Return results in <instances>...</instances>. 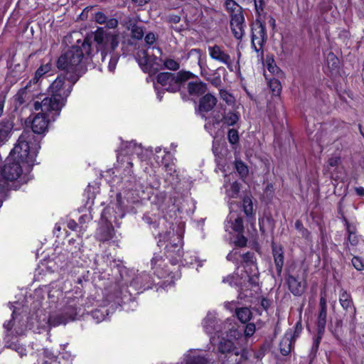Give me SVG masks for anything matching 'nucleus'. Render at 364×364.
<instances>
[{"label": "nucleus", "instance_id": "obj_1", "mask_svg": "<svg viewBox=\"0 0 364 364\" xmlns=\"http://www.w3.org/2000/svg\"><path fill=\"white\" fill-rule=\"evenodd\" d=\"M33 139L31 132H22L0 168V207L10 190L19 189L28 180L24 171H31L37 155L38 144Z\"/></svg>", "mask_w": 364, "mask_h": 364}, {"label": "nucleus", "instance_id": "obj_2", "mask_svg": "<svg viewBox=\"0 0 364 364\" xmlns=\"http://www.w3.org/2000/svg\"><path fill=\"white\" fill-rule=\"evenodd\" d=\"M91 55L92 42L88 37L82 43L77 41V45L63 53L56 61V67L66 71V74L58 75L47 91H71L81 76L79 73L80 63L83 58H90Z\"/></svg>", "mask_w": 364, "mask_h": 364}, {"label": "nucleus", "instance_id": "obj_3", "mask_svg": "<svg viewBox=\"0 0 364 364\" xmlns=\"http://www.w3.org/2000/svg\"><path fill=\"white\" fill-rule=\"evenodd\" d=\"M50 97H45L41 102H33V109L38 112L33 117L31 122V132L33 136L32 141L38 144L37 150L40 148L38 142L35 139L33 134H41L44 133L50 121H55L60 115V111L65 105L64 100L60 92H51ZM23 131V132H24Z\"/></svg>", "mask_w": 364, "mask_h": 364}, {"label": "nucleus", "instance_id": "obj_4", "mask_svg": "<svg viewBox=\"0 0 364 364\" xmlns=\"http://www.w3.org/2000/svg\"><path fill=\"white\" fill-rule=\"evenodd\" d=\"M156 83L162 87L168 85L172 89H178V91L186 85L187 91H207L208 89L206 83L202 82L196 75L183 69L177 73H158L154 80V85Z\"/></svg>", "mask_w": 364, "mask_h": 364}, {"label": "nucleus", "instance_id": "obj_5", "mask_svg": "<svg viewBox=\"0 0 364 364\" xmlns=\"http://www.w3.org/2000/svg\"><path fill=\"white\" fill-rule=\"evenodd\" d=\"M213 125L215 133L213 151L215 156V161L217 164L215 171L222 173L224 177L223 187L225 188V194L228 195V180L226 177L228 173L226 171V166L228 164V146L226 145L225 134L228 130V117L224 114L221 120L214 117Z\"/></svg>", "mask_w": 364, "mask_h": 364}, {"label": "nucleus", "instance_id": "obj_6", "mask_svg": "<svg viewBox=\"0 0 364 364\" xmlns=\"http://www.w3.org/2000/svg\"><path fill=\"white\" fill-rule=\"evenodd\" d=\"M256 331L255 324L248 323L244 330V336L237 329L229 330V337L234 338L235 341L229 339V359L239 364L247 360V350L245 346V339L254 335Z\"/></svg>", "mask_w": 364, "mask_h": 364}, {"label": "nucleus", "instance_id": "obj_7", "mask_svg": "<svg viewBox=\"0 0 364 364\" xmlns=\"http://www.w3.org/2000/svg\"><path fill=\"white\" fill-rule=\"evenodd\" d=\"M202 324L207 334L215 333L214 336L210 337L211 343L217 347L219 353L226 354L228 353V333H225V336L222 333L215 314L209 312L203 320Z\"/></svg>", "mask_w": 364, "mask_h": 364}, {"label": "nucleus", "instance_id": "obj_8", "mask_svg": "<svg viewBox=\"0 0 364 364\" xmlns=\"http://www.w3.org/2000/svg\"><path fill=\"white\" fill-rule=\"evenodd\" d=\"M92 37L97 51H101L102 55L109 50L114 51L119 45L117 36L107 32L102 27H97L92 33Z\"/></svg>", "mask_w": 364, "mask_h": 364}, {"label": "nucleus", "instance_id": "obj_9", "mask_svg": "<svg viewBox=\"0 0 364 364\" xmlns=\"http://www.w3.org/2000/svg\"><path fill=\"white\" fill-rule=\"evenodd\" d=\"M239 134L237 129H229V143L232 144V149L235 151V168L242 179L245 178L249 173L247 165L240 159H237V155L240 152V146L239 144Z\"/></svg>", "mask_w": 364, "mask_h": 364}, {"label": "nucleus", "instance_id": "obj_10", "mask_svg": "<svg viewBox=\"0 0 364 364\" xmlns=\"http://www.w3.org/2000/svg\"><path fill=\"white\" fill-rule=\"evenodd\" d=\"M83 306L84 296L82 290H80L79 296L67 298L66 304L62 312L69 321H74L77 316L82 314Z\"/></svg>", "mask_w": 364, "mask_h": 364}, {"label": "nucleus", "instance_id": "obj_11", "mask_svg": "<svg viewBox=\"0 0 364 364\" xmlns=\"http://www.w3.org/2000/svg\"><path fill=\"white\" fill-rule=\"evenodd\" d=\"M135 59L144 73L152 75L159 71V68L154 67L158 57L154 55H150L147 50H139L136 53Z\"/></svg>", "mask_w": 364, "mask_h": 364}, {"label": "nucleus", "instance_id": "obj_12", "mask_svg": "<svg viewBox=\"0 0 364 364\" xmlns=\"http://www.w3.org/2000/svg\"><path fill=\"white\" fill-rule=\"evenodd\" d=\"M230 17V26L233 36L237 40L242 39L246 28L242 8L236 5V6L231 10Z\"/></svg>", "mask_w": 364, "mask_h": 364}, {"label": "nucleus", "instance_id": "obj_13", "mask_svg": "<svg viewBox=\"0 0 364 364\" xmlns=\"http://www.w3.org/2000/svg\"><path fill=\"white\" fill-rule=\"evenodd\" d=\"M267 35L264 25L258 19L252 27V47L257 52L263 53V46L267 41Z\"/></svg>", "mask_w": 364, "mask_h": 364}, {"label": "nucleus", "instance_id": "obj_14", "mask_svg": "<svg viewBox=\"0 0 364 364\" xmlns=\"http://www.w3.org/2000/svg\"><path fill=\"white\" fill-rule=\"evenodd\" d=\"M166 259L163 255L155 253L151 260V269L158 278H165L171 272Z\"/></svg>", "mask_w": 364, "mask_h": 364}, {"label": "nucleus", "instance_id": "obj_15", "mask_svg": "<svg viewBox=\"0 0 364 364\" xmlns=\"http://www.w3.org/2000/svg\"><path fill=\"white\" fill-rule=\"evenodd\" d=\"M154 284V282L151 276L146 272H141L137 274L130 281V287L136 291V294H141L146 290L151 289Z\"/></svg>", "mask_w": 364, "mask_h": 364}, {"label": "nucleus", "instance_id": "obj_16", "mask_svg": "<svg viewBox=\"0 0 364 364\" xmlns=\"http://www.w3.org/2000/svg\"><path fill=\"white\" fill-rule=\"evenodd\" d=\"M177 239L178 242H181L179 237H177ZM183 255L182 246L180 244L169 242L166 245L164 256L171 264H177L181 261Z\"/></svg>", "mask_w": 364, "mask_h": 364}, {"label": "nucleus", "instance_id": "obj_17", "mask_svg": "<svg viewBox=\"0 0 364 364\" xmlns=\"http://www.w3.org/2000/svg\"><path fill=\"white\" fill-rule=\"evenodd\" d=\"M52 63L50 60L48 63H43L36 70L34 76L29 80L24 87L20 88L18 91H26L28 87L32 85H38L44 75L52 70Z\"/></svg>", "mask_w": 364, "mask_h": 364}, {"label": "nucleus", "instance_id": "obj_18", "mask_svg": "<svg viewBox=\"0 0 364 364\" xmlns=\"http://www.w3.org/2000/svg\"><path fill=\"white\" fill-rule=\"evenodd\" d=\"M327 319V302L325 297L321 296L319 301L318 311L316 318L317 328L320 332L325 331Z\"/></svg>", "mask_w": 364, "mask_h": 364}, {"label": "nucleus", "instance_id": "obj_19", "mask_svg": "<svg viewBox=\"0 0 364 364\" xmlns=\"http://www.w3.org/2000/svg\"><path fill=\"white\" fill-rule=\"evenodd\" d=\"M217 103V99L213 96L211 92H207L206 95L203 96L200 100L198 106V111L200 113H207L212 110Z\"/></svg>", "mask_w": 364, "mask_h": 364}, {"label": "nucleus", "instance_id": "obj_20", "mask_svg": "<svg viewBox=\"0 0 364 364\" xmlns=\"http://www.w3.org/2000/svg\"><path fill=\"white\" fill-rule=\"evenodd\" d=\"M165 182L168 183L173 189H176L179 183L181 178L173 165H166Z\"/></svg>", "mask_w": 364, "mask_h": 364}, {"label": "nucleus", "instance_id": "obj_21", "mask_svg": "<svg viewBox=\"0 0 364 364\" xmlns=\"http://www.w3.org/2000/svg\"><path fill=\"white\" fill-rule=\"evenodd\" d=\"M287 284L291 292L295 296L301 295L305 291V282L299 281L296 277L289 275L287 279Z\"/></svg>", "mask_w": 364, "mask_h": 364}, {"label": "nucleus", "instance_id": "obj_22", "mask_svg": "<svg viewBox=\"0 0 364 364\" xmlns=\"http://www.w3.org/2000/svg\"><path fill=\"white\" fill-rule=\"evenodd\" d=\"M114 235L113 225L111 223H107L98 229L97 240L102 242H108L113 238Z\"/></svg>", "mask_w": 364, "mask_h": 364}, {"label": "nucleus", "instance_id": "obj_23", "mask_svg": "<svg viewBox=\"0 0 364 364\" xmlns=\"http://www.w3.org/2000/svg\"><path fill=\"white\" fill-rule=\"evenodd\" d=\"M294 339L291 333H286L280 341L279 350L282 355H288L294 348Z\"/></svg>", "mask_w": 364, "mask_h": 364}, {"label": "nucleus", "instance_id": "obj_24", "mask_svg": "<svg viewBox=\"0 0 364 364\" xmlns=\"http://www.w3.org/2000/svg\"><path fill=\"white\" fill-rule=\"evenodd\" d=\"M272 254L274 262L276 266L277 272L279 275L281 274L284 266V251L281 246L272 245Z\"/></svg>", "mask_w": 364, "mask_h": 364}, {"label": "nucleus", "instance_id": "obj_25", "mask_svg": "<svg viewBox=\"0 0 364 364\" xmlns=\"http://www.w3.org/2000/svg\"><path fill=\"white\" fill-rule=\"evenodd\" d=\"M13 127V123L9 120H2L0 122V146L8 141Z\"/></svg>", "mask_w": 364, "mask_h": 364}, {"label": "nucleus", "instance_id": "obj_26", "mask_svg": "<svg viewBox=\"0 0 364 364\" xmlns=\"http://www.w3.org/2000/svg\"><path fill=\"white\" fill-rule=\"evenodd\" d=\"M121 152L122 154L126 156H134L135 154L139 156L142 152V149L141 146H138L135 142L127 141L122 144Z\"/></svg>", "mask_w": 364, "mask_h": 364}, {"label": "nucleus", "instance_id": "obj_27", "mask_svg": "<svg viewBox=\"0 0 364 364\" xmlns=\"http://www.w3.org/2000/svg\"><path fill=\"white\" fill-rule=\"evenodd\" d=\"M4 347L16 351L21 358L27 355L26 346L21 343L18 340H8L6 341Z\"/></svg>", "mask_w": 364, "mask_h": 364}, {"label": "nucleus", "instance_id": "obj_28", "mask_svg": "<svg viewBox=\"0 0 364 364\" xmlns=\"http://www.w3.org/2000/svg\"><path fill=\"white\" fill-rule=\"evenodd\" d=\"M326 65L329 72L332 75L338 73L340 60L332 52H330L326 56Z\"/></svg>", "mask_w": 364, "mask_h": 364}, {"label": "nucleus", "instance_id": "obj_29", "mask_svg": "<svg viewBox=\"0 0 364 364\" xmlns=\"http://www.w3.org/2000/svg\"><path fill=\"white\" fill-rule=\"evenodd\" d=\"M344 221L348 232V240L351 245L355 246L359 242V237L356 235V227L350 224L346 218H344Z\"/></svg>", "mask_w": 364, "mask_h": 364}, {"label": "nucleus", "instance_id": "obj_30", "mask_svg": "<svg viewBox=\"0 0 364 364\" xmlns=\"http://www.w3.org/2000/svg\"><path fill=\"white\" fill-rule=\"evenodd\" d=\"M235 315L241 323H247L252 318V313L247 307H240L235 309Z\"/></svg>", "mask_w": 364, "mask_h": 364}, {"label": "nucleus", "instance_id": "obj_31", "mask_svg": "<svg viewBox=\"0 0 364 364\" xmlns=\"http://www.w3.org/2000/svg\"><path fill=\"white\" fill-rule=\"evenodd\" d=\"M34 364H60L58 361V356L48 349H45L43 357L37 360V363Z\"/></svg>", "mask_w": 364, "mask_h": 364}, {"label": "nucleus", "instance_id": "obj_32", "mask_svg": "<svg viewBox=\"0 0 364 364\" xmlns=\"http://www.w3.org/2000/svg\"><path fill=\"white\" fill-rule=\"evenodd\" d=\"M209 54L212 58L228 64V54L224 53L220 46L215 45L213 47H209Z\"/></svg>", "mask_w": 364, "mask_h": 364}, {"label": "nucleus", "instance_id": "obj_33", "mask_svg": "<svg viewBox=\"0 0 364 364\" xmlns=\"http://www.w3.org/2000/svg\"><path fill=\"white\" fill-rule=\"evenodd\" d=\"M112 274L115 279L118 282L124 281L127 283V279L125 278L124 274H127V269L122 264H115L112 268Z\"/></svg>", "mask_w": 364, "mask_h": 364}, {"label": "nucleus", "instance_id": "obj_34", "mask_svg": "<svg viewBox=\"0 0 364 364\" xmlns=\"http://www.w3.org/2000/svg\"><path fill=\"white\" fill-rule=\"evenodd\" d=\"M48 322L50 326L56 327L61 324H66L69 321L62 312L59 314L50 316Z\"/></svg>", "mask_w": 364, "mask_h": 364}, {"label": "nucleus", "instance_id": "obj_35", "mask_svg": "<svg viewBox=\"0 0 364 364\" xmlns=\"http://www.w3.org/2000/svg\"><path fill=\"white\" fill-rule=\"evenodd\" d=\"M339 301L342 307L346 310L354 311L355 308L353 305L351 296L346 291H343L340 294Z\"/></svg>", "mask_w": 364, "mask_h": 364}, {"label": "nucleus", "instance_id": "obj_36", "mask_svg": "<svg viewBox=\"0 0 364 364\" xmlns=\"http://www.w3.org/2000/svg\"><path fill=\"white\" fill-rule=\"evenodd\" d=\"M164 68L176 72L180 68V62L171 58H166L163 60Z\"/></svg>", "mask_w": 364, "mask_h": 364}, {"label": "nucleus", "instance_id": "obj_37", "mask_svg": "<svg viewBox=\"0 0 364 364\" xmlns=\"http://www.w3.org/2000/svg\"><path fill=\"white\" fill-rule=\"evenodd\" d=\"M242 208L247 217H250L253 215V205L252 198L246 196L242 200Z\"/></svg>", "mask_w": 364, "mask_h": 364}, {"label": "nucleus", "instance_id": "obj_38", "mask_svg": "<svg viewBox=\"0 0 364 364\" xmlns=\"http://www.w3.org/2000/svg\"><path fill=\"white\" fill-rule=\"evenodd\" d=\"M232 243L237 247H245L247 246V238L244 236L243 232H236L232 237Z\"/></svg>", "mask_w": 364, "mask_h": 364}, {"label": "nucleus", "instance_id": "obj_39", "mask_svg": "<svg viewBox=\"0 0 364 364\" xmlns=\"http://www.w3.org/2000/svg\"><path fill=\"white\" fill-rule=\"evenodd\" d=\"M266 79L268 80V85L271 91H281L282 89V86L281 82L274 77H268V76L264 74Z\"/></svg>", "mask_w": 364, "mask_h": 364}, {"label": "nucleus", "instance_id": "obj_40", "mask_svg": "<svg viewBox=\"0 0 364 364\" xmlns=\"http://www.w3.org/2000/svg\"><path fill=\"white\" fill-rule=\"evenodd\" d=\"M186 364H208V360L204 356L190 355L187 358Z\"/></svg>", "mask_w": 364, "mask_h": 364}, {"label": "nucleus", "instance_id": "obj_41", "mask_svg": "<svg viewBox=\"0 0 364 364\" xmlns=\"http://www.w3.org/2000/svg\"><path fill=\"white\" fill-rule=\"evenodd\" d=\"M131 33L132 37L136 40H141L144 35L143 27L136 25L132 27Z\"/></svg>", "mask_w": 364, "mask_h": 364}, {"label": "nucleus", "instance_id": "obj_42", "mask_svg": "<svg viewBox=\"0 0 364 364\" xmlns=\"http://www.w3.org/2000/svg\"><path fill=\"white\" fill-rule=\"evenodd\" d=\"M232 229L235 232H244L243 220L241 217H237L232 223Z\"/></svg>", "mask_w": 364, "mask_h": 364}, {"label": "nucleus", "instance_id": "obj_43", "mask_svg": "<svg viewBox=\"0 0 364 364\" xmlns=\"http://www.w3.org/2000/svg\"><path fill=\"white\" fill-rule=\"evenodd\" d=\"M171 235H174L173 230L166 232L159 231L156 235V236L159 237L158 245L161 246L163 245V242H166L168 240Z\"/></svg>", "mask_w": 364, "mask_h": 364}, {"label": "nucleus", "instance_id": "obj_44", "mask_svg": "<svg viewBox=\"0 0 364 364\" xmlns=\"http://www.w3.org/2000/svg\"><path fill=\"white\" fill-rule=\"evenodd\" d=\"M107 16L102 11H97L92 14V19L98 24H105Z\"/></svg>", "mask_w": 364, "mask_h": 364}, {"label": "nucleus", "instance_id": "obj_45", "mask_svg": "<svg viewBox=\"0 0 364 364\" xmlns=\"http://www.w3.org/2000/svg\"><path fill=\"white\" fill-rule=\"evenodd\" d=\"M27 92H16L14 96V100L16 107L22 106L25 102V96Z\"/></svg>", "mask_w": 364, "mask_h": 364}, {"label": "nucleus", "instance_id": "obj_46", "mask_svg": "<svg viewBox=\"0 0 364 364\" xmlns=\"http://www.w3.org/2000/svg\"><path fill=\"white\" fill-rule=\"evenodd\" d=\"M255 8L257 14L261 16L264 12V0H254Z\"/></svg>", "mask_w": 364, "mask_h": 364}, {"label": "nucleus", "instance_id": "obj_47", "mask_svg": "<svg viewBox=\"0 0 364 364\" xmlns=\"http://www.w3.org/2000/svg\"><path fill=\"white\" fill-rule=\"evenodd\" d=\"M156 35L153 32H149L144 37V41L146 46L149 48L152 46L156 42Z\"/></svg>", "mask_w": 364, "mask_h": 364}, {"label": "nucleus", "instance_id": "obj_48", "mask_svg": "<svg viewBox=\"0 0 364 364\" xmlns=\"http://www.w3.org/2000/svg\"><path fill=\"white\" fill-rule=\"evenodd\" d=\"M341 163V159L339 156H333L328 160V168L336 167Z\"/></svg>", "mask_w": 364, "mask_h": 364}, {"label": "nucleus", "instance_id": "obj_49", "mask_svg": "<svg viewBox=\"0 0 364 364\" xmlns=\"http://www.w3.org/2000/svg\"><path fill=\"white\" fill-rule=\"evenodd\" d=\"M205 92H181V98L183 101H187L189 100H193L195 97H198L199 94H204Z\"/></svg>", "mask_w": 364, "mask_h": 364}, {"label": "nucleus", "instance_id": "obj_50", "mask_svg": "<svg viewBox=\"0 0 364 364\" xmlns=\"http://www.w3.org/2000/svg\"><path fill=\"white\" fill-rule=\"evenodd\" d=\"M15 314H16V311L15 309L12 312V314H11V318L9 321H6L4 323V328L7 331H10L13 327H14V320L15 318Z\"/></svg>", "mask_w": 364, "mask_h": 364}, {"label": "nucleus", "instance_id": "obj_51", "mask_svg": "<svg viewBox=\"0 0 364 364\" xmlns=\"http://www.w3.org/2000/svg\"><path fill=\"white\" fill-rule=\"evenodd\" d=\"M352 264L357 270H362L364 268V264L361 259L358 257H353L352 259Z\"/></svg>", "mask_w": 364, "mask_h": 364}, {"label": "nucleus", "instance_id": "obj_52", "mask_svg": "<svg viewBox=\"0 0 364 364\" xmlns=\"http://www.w3.org/2000/svg\"><path fill=\"white\" fill-rule=\"evenodd\" d=\"M106 27L108 28H116L119 25V21L115 18H107V21L105 22Z\"/></svg>", "mask_w": 364, "mask_h": 364}, {"label": "nucleus", "instance_id": "obj_53", "mask_svg": "<svg viewBox=\"0 0 364 364\" xmlns=\"http://www.w3.org/2000/svg\"><path fill=\"white\" fill-rule=\"evenodd\" d=\"M89 280V272L87 271L86 274H82L77 279L76 283L83 287L84 284L88 283Z\"/></svg>", "mask_w": 364, "mask_h": 364}, {"label": "nucleus", "instance_id": "obj_54", "mask_svg": "<svg viewBox=\"0 0 364 364\" xmlns=\"http://www.w3.org/2000/svg\"><path fill=\"white\" fill-rule=\"evenodd\" d=\"M95 6H86L80 14V18L83 21L87 20L88 18L89 12L91 11Z\"/></svg>", "mask_w": 364, "mask_h": 364}, {"label": "nucleus", "instance_id": "obj_55", "mask_svg": "<svg viewBox=\"0 0 364 364\" xmlns=\"http://www.w3.org/2000/svg\"><path fill=\"white\" fill-rule=\"evenodd\" d=\"M144 220L150 225L151 228H154V230L159 228V223L156 220H153V219L149 216H144Z\"/></svg>", "mask_w": 364, "mask_h": 364}, {"label": "nucleus", "instance_id": "obj_56", "mask_svg": "<svg viewBox=\"0 0 364 364\" xmlns=\"http://www.w3.org/2000/svg\"><path fill=\"white\" fill-rule=\"evenodd\" d=\"M242 259L246 263H253L255 259V254L251 252H247L242 255Z\"/></svg>", "mask_w": 364, "mask_h": 364}, {"label": "nucleus", "instance_id": "obj_57", "mask_svg": "<svg viewBox=\"0 0 364 364\" xmlns=\"http://www.w3.org/2000/svg\"><path fill=\"white\" fill-rule=\"evenodd\" d=\"M240 119L238 112L229 113V126L234 125Z\"/></svg>", "mask_w": 364, "mask_h": 364}, {"label": "nucleus", "instance_id": "obj_58", "mask_svg": "<svg viewBox=\"0 0 364 364\" xmlns=\"http://www.w3.org/2000/svg\"><path fill=\"white\" fill-rule=\"evenodd\" d=\"M268 70L273 74H279L280 73L279 68L274 64V62L268 63L267 64Z\"/></svg>", "mask_w": 364, "mask_h": 364}, {"label": "nucleus", "instance_id": "obj_59", "mask_svg": "<svg viewBox=\"0 0 364 364\" xmlns=\"http://www.w3.org/2000/svg\"><path fill=\"white\" fill-rule=\"evenodd\" d=\"M324 332L325 331H321L320 332V329L319 328H317V336L314 339V341H313V344H314V346H319V344L321 343V338L324 334Z\"/></svg>", "mask_w": 364, "mask_h": 364}, {"label": "nucleus", "instance_id": "obj_60", "mask_svg": "<svg viewBox=\"0 0 364 364\" xmlns=\"http://www.w3.org/2000/svg\"><path fill=\"white\" fill-rule=\"evenodd\" d=\"M6 92H2L0 94V117L2 115L4 109V105L6 98Z\"/></svg>", "mask_w": 364, "mask_h": 364}, {"label": "nucleus", "instance_id": "obj_61", "mask_svg": "<svg viewBox=\"0 0 364 364\" xmlns=\"http://www.w3.org/2000/svg\"><path fill=\"white\" fill-rule=\"evenodd\" d=\"M231 190L232 192V197L237 196L240 191V184L237 182H234L231 186Z\"/></svg>", "mask_w": 364, "mask_h": 364}, {"label": "nucleus", "instance_id": "obj_62", "mask_svg": "<svg viewBox=\"0 0 364 364\" xmlns=\"http://www.w3.org/2000/svg\"><path fill=\"white\" fill-rule=\"evenodd\" d=\"M151 0H131L132 3L136 6H144Z\"/></svg>", "mask_w": 364, "mask_h": 364}, {"label": "nucleus", "instance_id": "obj_63", "mask_svg": "<svg viewBox=\"0 0 364 364\" xmlns=\"http://www.w3.org/2000/svg\"><path fill=\"white\" fill-rule=\"evenodd\" d=\"M68 228L71 230H75L78 224L74 220H70L67 224Z\"/></svg>", "mask_w": 364, "mask_h": 364}, {"label": "nucleus", "instance_id": "obj_64", "mask_svg": "<svg viewBox=\"0 0 364 364\" xmlns=\"http://www.w3.org/2000/svg\"><path fill=\"white\" fill-rule=\"evenodd\" d=\"M270 304H269V301L265 298H263L261 301V306L265 309L267 310Z\"/></svg>", "mask_w": 364, "mask_h": 364}]
</instances>
